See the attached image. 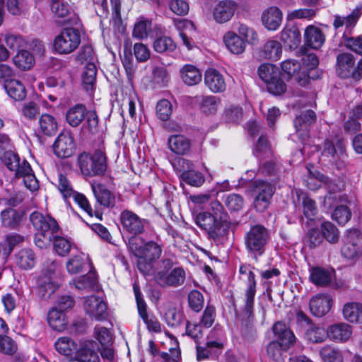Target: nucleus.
<instances>
[{"label":"nucleus","mask_w":362,"mask_h":362,"mask_svg":"<svg viewBox=\"0 0 362 362\" xmlns=\"http://www.w3.org/2000/svg\"><path fill=\"white\" fill-rule=\"evenodd\" d=\"M210 212H200L194 217L196 224L205 230L209 238L219 240L228 235L230 221L227 212L221 202L214 201L211 203Z\"/></svg>","instance_id":"nucleus-1"},{"label":"nucleus","mask_w":362,"mask_h":362,"mask_svg":"<svg viewBox=\"0 0 362 362\" xmlns=\"http://www.w3.org/2000/svg\"><path fill=\"white\" fill-rule=\"evenodd\" d=\"M269 240V230L261 224L252 226L243 236V243L247 254L255 259L264 254Z\"/></svg>","instance_id":"nucleus-2"},{"label":"nucleus","mask_w":362,"mask_h":362,"mask_svg":"<svg viewBox=\"0 0 362 362\" xmlns=\"http://www.w3.org/2000/svg\"><path fill=\"white\" fill-rule=\"evenodd\" d=\"M317 180L320 184L311 186V182L314 181L313 177H310L308 181V187L311 190H315L321 187L323 184L327 191V194L324 197L323 204L327 209H332L339 203H346L347 197L346 194H341L344 185L339 180H332L328 177L318 173Z\"/></svg>","instance_id":"nucleus-3"},{"label":"nucleus","mask_w":362,"mask_h":362,"mask_svg":"<svg viewBox=\"0 0 362 362\" xmlns=\"http://www.w3.org/2000/svg\"><path fill=\"white\" fill-rule=\"evenodd\" d=\"M78 164L82 174L88 177L103 175L107 170V158L104 151L95 150L93 154L83 152L78 156Z\"/></svg>","instance_id":"nucleus-4"},{"label":"nucleus","mask_w":362,"mask_h":362,"mask_svg":"<svg viewBox=\"0 0 362 362\" xmlns=\"http://www.w3.org/2000/svg\"><path fill=\"white\" fill-rule=\"evenodd\" d=\"M359 11L354 10L351 14L346 17L341 16H335L333 22L334 29L337 30L344 25L346 27V32L344 33L343 38L345 46L362 56V35L354 37H347L346 33H349L350 30L355 26L359 18Z\"/></svg>","instance_id":"nucleus-5"},{"label":"nucleus","mask_w":362,"mask_h":362,"mask_svg":"<svg viewBox=\"0 0 362 362\" xmlns=\"http://www.w3.org/2000/svg\"><path fill=\"white\" fill-rule=\"evenodd\" d=\"M259 78L265 83L268 91L279 95L286 90V85L280 77L278 67L272 64H262L258 68Z\"/></svg>","instance_id":"nucleus-6"},{"label":"nucleus","mask_w":362,"mask_h":362,"mask_svg":"<svg viewBox=\"0 0 362 362\" xmlns=\"http://www.w3.org/2000/svg\"><path fill=\"white\" fill-rule=\"evenodd\" d=\"M130 251L136 257H144L150 261H156L162 253V247L154 241H144L139 236L130 237L128 240Z\"/></svg>","instance_id":"nucleus-7"},{"label":"nucleus","mask_w":362,"mask_h":362,"mask_svg":"<svg viewBox=\"0 0 362 362\" xmlns=\"http://www.w3.org/2000/svg\"><path fill=\"white\" fill-rule=\"evenodd\" d=\"M81 43V33L74 28H64L54 40V50L59 54H68L76 50Z\"/></svg>","instance_id":"nucleus-8"},{"label":"nucleus","mask_w":362,"mask_h":362,"mask_svg":"<svg viewBox=\"0 0 362 362\" xmlns=\"http://www.w3.org/2000/svg\"><path fill=\"white\" fill-rule=\"evenodd\" d=\"M252 187L255 194L254 207L257 211L263 212L270 205L275 187L270 182L262 180L254 181Z\"/></svg>","instance_id":"nucleus-9"},{"label":"nucleus","mask_w":362,"mask_h":362,"mask_svg":"<svg viewBox=\"0 0 362 362\" xmlns=\"http://www.w3.org/2000/svg\"><path fill=\"white\" fill-rule=\"evenodd\" d=\"M120 222L123 230L130 234L131 237L142 234L148 224V221L140 218L136 214L127 209L121 212Z\"/></svg>","instance_id":"nucleus-10"},{"label":"nucleus","mask_w":362,"mask_h":362,"mask_svg":"<svg viewBox=\"0 0 362 362\" xmlns=\"http://www.w3.org/2000/svg\"><path fill=\"white\" fill-rule=\"evenodd\" d=\"M185 272L182 267H175L170 272H158L155 275V281L163 288H176L185 283Z\"/></svg>","instance_id":"nucleus-11"},{"label":"nucleus","mask_w":362,"mask_h":362,"mask_svg":"<svg viewBox=\"0 0 362 362\" xmlns=\"http://www.w3.org/2000/svg\"><path fill=\"white\" fill-rule=\"evenodd\" d=\"M18 166L12 170L16 179H22L25 187L31 192L39 189V182L36 178L30 163L25 159L18 163Z\"/></svg>","instance_id":"nucleus-12"},{"label":"nucleus","mask_w":362,"mask_h":362,"mask_svg":"<svg viewBox=\"0 0 362 362\" xmlns=\"http://www.w3.org/2000/svg\"><path fill=\"white\" fill-rule=\"evenodd\" d=\"M134 293L135 295V298L136 301V306L138 310V313L140 317L143 320V321L146 325L148 329L150 331H153L154 332H160L161 330V327L160 322L155 317H148L147 313V305L142 297L141 292L140 291L139 286L134 283L133 285Z\"/></svg>","instance_id":"nucleus-13"},{"label":"nucleus","mask_w":362,"mask_h":362,"mask_svg":"<svg viewBox=\"0 0 362 362\" xmlns=\"http://www.w3.org/2000/svg\"><path fill=\"white\" fill-rule=\"evenodd\" d=\"M86 313L97 321H103L107 318V307L106 303L100 298L91 296L84 301Z\"/></svg>","instance_id":"nucleus-14"},{"label":"nucleus","mask_w":362,"mask_h":362,"mask_svg":"<svg viewBox=\"0 0 362 362\" xmlns=\"http://www.w3.org/2000/svg\"><path fill=\"white\" fill-rule=\"evenodd\" d=\"M178 164L182 167L180 178L193 187H200L205 181L204 176L199 171L192 170L193 163L185 158H179Z\"/></svg>","instance_id":"nucleus-15"},{"label":"nucleus","mask_w":362,"mask_h":362,"mask_svg":"<svg viewBox=\"0 0 362 362\" xmlns=\"http://www.w3.org/2000/svg\"><path fill=\"white\" fill-rule=\"evenodd\" d=\"M255 293V275L253 272L250 271L247 274V287L245 292L244 305L241 310L243 316L248 320L253 317Z\"/></svg>","instance_id":"nucleus-16"},{"label":"nucleus","mask_w":362,"mask_h":362,"mask_svg":"<svg viewBox=\"0 0 362 362\" xmlns=\"http://www.w3.org/2000/svg\"><path fill=\"white\" fill-rule=\"evenodd\" d=\"M53 149L55 155L62 158H69L73 155L75 149L74 139L70 132H62L57 138Z\"/></svg>","instance_id":"nucleus-17"},{"label":"nucleus","mask_w":362,"mask_h":362,"mask_svg":"<svg viewBox=\"0 0 362 362\" xmlns=\"http://www.w3.org/2000/svg\"><path fill=\"white\" fill-rule=\"evenodd\" d=\"M274 334L277 341L282 347L288 350L293 346L296 343V337L290 327L281 321L276 322L272 327Z\"/></svg>","instance_id":"nucleus-18"},{"label":"nucleus","mask_w":362,"mask_h":362,"mask_svg":"<svg viewBox=\"0 0 362 362\" xmlns=\"http://www.w3.org/2000/svg\"><path fill=\"white\" fill-rule=\"evenodd\" d=\"M30 221L37 231L58 232L59 229V224L54 218L45 216L38 211H34L30 215Z\"/></svg>","instance_id":"nucleus-19"},{"label":"nucleus","mask_w":362,"mask_h":362,"mask_svg":"<svg viewBox=\"0 0 362 362\" xmlns=\"http://www.w3.org/2000/svg\"><path fill=\"white\" fill-rule=\"evenodd\" d=\"M98 344L93 340H90L83 342L76 351L75 355L80 362H100Z\"/></svg>","instance_id":"nucleus-20"},{"label":"nucleus","mask_w":362,"mask_h":362,"mask_svg":"<svg viewBox=\"0 0 362 362\" xmlns=\"http://www.w3.org/2000/svg\"><path fill=\"white\" fill-rule=\"evenodd\" d=\"M356 63L355 57L349 52H342L337 56L336 71L342 78H350Z\"/></svg>","instance_id":"nucleus-21"},{"label":"nucleus","mask_w":362,"mask_h":362,"mask_svg":"<svg viewBox=\"0 0 362 362\" xmlns=\"http://www.w3.org/2000/svg\"><path fill=\"white\" fill-rule=\"evenodd\" d=\"M235 10L236 4L233 1H221L214 9V18L218 23H226L232 18Z\"/></svg>","instance_id":"nucleus-22"},{"label":"nucleus","mask_w":362,"mask_h":362,"mask_svg":"<svg viewBox=\"0 0 362 362\" xmlns=\"http://www.w3.org/2000/svg\"><path fill=\"white\" fill-rule=\"evenodd\" d=\"M204 83L213 93H222L226 89L223 76L214 69H209L204 74Z\"/></svg>","instance_id":"nucleus-23"},{"label":"nucleus","mask_w":362,"mask_h":362,"mask_svg":"<svg viewBox=\"0 0 362 362\" xmlns=\"http://www.w3.org/2000/svg\"><path fill=\"white\" fill-rule=\"evenodd\" d=\"M169 149L177 155H187L191 149V141L182 134H173L168 139Z\"/></svg>","instance_id":"nucleus-24"},{"label":"nucleus","mask_w":362,"mask_h":362,"mask_svg":"<svg viewBox=\"0 0 362 362\" xmlns=\"http://www.w3.org/2000/svg\"><path fill=\"white\" fill-rule=\"evenodd\" d=\"M282 16V12L279 8L271 6L262 13V22L267 30H276L281 24Z\"/></svg>","instance_id":"nucleus-25"},{"label":"nucleus","mask_w":362,"mask_h":362,"mask_svg":"<svg viewBox=\"0 0 362 362\" xmlns=\"http://www.w3.org/2000/svg\"><path fill=\"white\" fill-rule=\"evenodd\" d=\"M310 310L316 317L325 315L332 307V299L327 295H318L310 301Z\"/></svg>","instance_id":"nucleus-26"},{"label":"nucleus","mask_w":362,"mask_h":362,"mask_svg":"<svg viewBox=\"0 0 362 362\" xmlns=\"http://www.w3.org/2000/svg\"><path fill=\"white\" fill-rule=\"evenodd\" d=\"M351 334V327L345 322L334 324L329 327L327 331L329 339L335 342H345L349 339Z\"/></svg>","instance_id":"nucleus-27"},{"label":"nucleus","mask_w":362,"mask_h":362,"mask_svg":"<svg viewBox=\"0 0 362 362\" xmlns=\"http://www.w3.org/2000/svg\"><path fill=\"white\" fill-rule=\"evenodd\" d=\"M91 188L99 204L105 207H113L115 206V197L105 185L100 183L92 184Z\"/></svg>","instance_id":"nucleus-28"},{"label":"nucleus","mask_w":362,"mask_h":362,"mask_svg":"<svg viewBox=\"0 0 362 362\" xmlns=\"http://www.w3.org/2000/svg\"><path fill=\"white\" fill-rule=\"evenodd\" d=\"M223 42L227 49L234 54H240L245 49L244 40L233 31H228L223 36Z\"/></svg>","instance_id":"nucleus-29"},{"label":"nucleus","mask_w":362,"mask_h":362,"mask_svg":"<svg viewBox=\"0 0 362 362\" xmlns=\"http://www.w3.org/2000/svg\"><path fill=\"white\" fill-rule=\"evenodd\" d=\"M304 35L305 44L315 49L320 48L325 41V36L322 31L314 25L308 26Z\"/></svg>","instance_id":"nucleus-30"},{"label":"nucleus","mask_w":362,"mask_h":362,"mask_svg":"<svg viewBox=\"0 0 362 362\" xmlns=\"http://www.w3.org/2000/svg\"><path fill=\"white\" fill-rule=\"evenodd\" d=\"M344 318L351 323H362V303L348 302L342 308Z\"/></svg>","instance_id":"nucleus-31"},{"label":"nucleus","mask_w":362,"mask_h":362,"mask_svg":"<svg viewBox=\"0 0 362 362\" xmlns=\"http://www.w3.org/2000/svg\"><path fill=\"white\" fill-rule=\"evenodd\" d=\"M298 204H301L304 216L313 220L317 212L315 202L300 190H296Z\"/></svg>","instance_id":"nucleus-32"},{"label":"nucleus","mask_w":362,"mask_h":362,"mask_svg":"<svg viewBox=\"0 0 362 362\" xmlns=\"http://www.w3.org/2000/svg\"><path fill=\"white\" fill-rule=\"evenodd\" d=\"M281 40L289 49H294L301 42V35L298 29L294 26L286 27L280 33Z\"/></svg>","instance_id":"nucleus-33"},{"label":"nucleus","mask_w":362,"mask_h":362,"mask_svg":"<svg viewBox=\"0 0 362 362\" xmlns=\"http://www.w3.org/2000/svg\"><path fill=\"white\" fill-rule=\"evenodd\" d=\"M282 54V46L277 40H271L267 41L262 47L260 56L268 60H279Z\"/></svg>","instance_id":"nucleus-34"},{"label":"nucleus","mask_w":362,"mask_h":362,"mask_svg":"<svg viewBox=\"0 0 362 362\" xmlns=\"http://www.w3.org/2000/svg\"><path fill=\"white\" fill-rule=\"evenodd\" d=\"M47 322L53 329L58 332L64 330L68 324L65 313L54 308H52L48 313Z\"/></svg>","instance_id":"nucleus-35"},{"label":"nucleus","mask_w":362,"mask_h":362,"mask_svg":"<svg viewBox=\"0 0 362 362\" xmlns=\"http://www.w3.org/2000/svg\"><path fill=\"white\" fill-rule=\"evenodd\" d=\"M35 255L29 248L21 249L15 255L16 264L22 269L28 270L32 269L35 264Z\"/></svg>","instance_id":"nucleus-36"},{"label":"nucleus","mask_w":362,"mask_h":362,"mask_svg":"<svg viewBox=\"0 0 362 362\" xmlns=\"http://www.w3.org/2000/svg\"><path fill=\"white\" fill-rule=\"evenodd\" d=\"M183 82L188 86H194L202 81L201 71L194 65L186 64L180 71Z\"/></svg>","instance_id":"nucleus-37"},{"label":"nucleus","mask_w":362,"mask_h":362,"mask_svg":"<svg viewBox=\"0 0 362 362\" xmlns=\"http://www.w3.org/2000/svg\"><path fill=\"white\" fill-rule=\"evenodd\" d=\"M87 112L85 105L76 104L67 110L66 119L71 127H76L85 119Z\"/></svg>","instance_id":"nucleus-38"},{"label":"nucleus","mask_w":362,"mask_h":362,"mask_svg":"<svg viewBox=\"0 0 362 362\" xmlns=\"http://www.w3.org/2000/svg\"><path fill=\"white\" fill-rule=\"evenodd\" d=\"M22 216L17 210L8 208L1 213V221L3 226L16 229L20 225Z\"/></svg>","instance_id":"nucleus-39"},{"label":"nucleus","mask_w":362,"mask_h":362,"mask_svg":"<svg viewBox=\"0 0 362 362\" xmlns=\"http://www.w3.org/2000/svg\"><path fill=\"white\" fill-rule=\"evenodd\" d=\"M8 95L15 100H23L26 96L23 84L18 80H10L4 84Z\"/></svg>","instance_id":"nucleus-40"},{"label":"nucleus","mask_w":362,"mask_h":362,"mask_svg":"<svg viewBox=\"0 0 362 362\" xmlns=\"http://www.w3.org/2000/svg\"><path fill=\"white\" fill-rule=\"evenodd\" d=\"M66 269L70 274H78L91 269V264L88 259L81 255H76L66 262Z\"/></svg>","instance_id":"nucleus-41"},{"label":"nucleus","mask_w":362,"mask_h":362,"mask_svg":"<svg viewBox=\"0 0 362 362\" xmlns=\"http://www.w3.org/2000/svg\"><path fill=\"white\" fill-rule=\"evenodd\" d=\"M40 129L47 136H52L56 134L58 124L55 117L49 114H42L39 119Z\"/></svg>","instance_id":"nucleus-42"},{"label":"nucleus","mask_w":362,"mask_h":362,"mask_svg":"<svg viewBox=\"0 0 362 362\" xmlns=\"http://www.w3.org/2000/svg\"><path fill=\"white\" fill-rule=\"evenodd\" d=\"M310 281L315 285L326 286L331 283V273L321 267H314L310 270Z\"/></svg>","instance_id":"nucleus-43"},{"label":"nucleus","mask_w":362,"mask_h":362,"mask_svg":"<svg viewBox=\"0 0 362 362\" xmlns=\"http://www.w3.org/2000/svg\"><path fill=\"white\" fill-rule=\"evenodd\" d=\"M14 64L21 70L30 69L35 64V58L28 51L22 49L13 58Z\"/></svg>","instance_id":"nucleus-44"},{"label":"nucleus","mask_w":362,"mask_h":362,"mask_svg":"<svg viewBox=\"0 0 362 362\" xmlns=\"http://www.w3.org/2000/svg\"><path fill=\"white\" fill-rule=\"evenodd\" d=\"M58 288V286L51 279H47L45 277L40 276L37 279V292L40 298L47 300Z\"/></svg>","instance_id":"nucleus-45"},{"label":"nucleus","mask_w":362,"mask_h":362,"mask_svg":"<svg viewBox=\"0 0 362 362\" xmlns=\"http://www.w3.org/2000/svg\"><path fill=\"white\" fill-rule=\"evenodd\" d=\"M62 270L61 263L54 259H47L42 267V274L43 277L51 279L60 274Z\"/></svg>","instance_id":"nucleus-46"},{"label":"nucleus","mask_w":362,"mask_h":362,"mask_svg":"<svg viewBox=\"0 0 362 362\" xmlns=\"http://www.w3.org/2000/svg\"><path fill=\"white\" fill-rule=\"evenodd\" d=\"M316 121V115L314 111L308 110L297 116L294 119V126L296 131L305 130Z\"/></svg>","instance_id":"nucleus-47"},{"label":"nucleus","mask_w":362,"mask_h":362,"mask_svg":"<svg viewBox=\"0 0 362 362\" xmlns=\"http://www.w3.org/2000/svg\"><path fill=\"white\" fill-rule=\"evenodd\" d=\"M52 243L54 250L61 257L67 256L74 246V244L69 239L57 235L54 237Z\"/></svg>","instance_id":"nucleus-48"},{"label":"nucleus","mask_w":362,"mask_h":362,"mask_svg":"<svg viewBox=\"0 0 362 362\" xmlns=\"http://www.w3.org/2000/svg\"><path fill=\"white\" fill-rule=\"evenodd\" d=\"M97 69L93 63H88L82 74V83L84 88L87 90H91L96 78Z\"/></svg>","instance_id":"nucleus-49"},{"label":"nucleus","mask_w":362,"mask_h":362,"mask_svg":"<svg viewBox=\"0 0 362 362\" xmlns=\"http://www.w3.org/2000/svg\"><path fill=\"white\" fill-rule=\"evenodd\" d=\"M151 30V21L143 17L138 19L134 26L132 35L139 40L148 37Z\"/></svg>","instance_id":"nucleus-50"},{"label":"nucleus","mask_w":362,"mask_h":362,"mask_svg":"<svg viewBox=\"0 0 362 362\" xmlns=\"http://www.w3.org/2000/svg\"><path fill=\"white\" fill-rule=\"evenodd\" d=\"M71 197H73L75 202L90 216L92 217L95 216L98 219H102L103 213L96 208L95 210H93L89 204L88 200L83 194H80L76 192Z\"/></svg>","instance_id":"nucleus-51"},{"label":"nucleus","mask_w":362,"mask_h":362,"mask_svg":"<svg viewBox=\"0 0 362 362\" xmlns=\"http://www.w3.org/2000/svg\"><path fill=\"white\" fill-rule=\"evenodd\" d=\"M321 358L325 362H342V354L339 349L332 346L326 345L320 350Z\"/></svg>","instance_id":"nucleus-52"},{"label":"nucleus","mask_w":362,"mask_h":362,"mask_svg":"<svg viewBox=\"0 0 362 362\" xmlns=\"http://www.w3.org/2000/svg\"><path fill=\"white\" fill-rule=\"evenodd\" d=\"M57 351L66 356H72L74 350L76 348L75 341L69 337H62L57 339L54 344Z\"/></svg>","instance_id":"nucleus-53"},{"label":"nucleus","mask_w":362,"mask_h":362,"mask_svg":"<svg viewBox=\"0 0 362 362\" xmlns=\"http://www.w3.org/2000/svg\"><path fill=\"white\" fill-rule=\"evenodd\" d=\"M345 150L344 141L341 138H337L336 141L326 140L324 143L322 153L326 156L334 157L336 154H342Z\"/></svg>","instance_id":"nucleus-54"},{"label":"nucleus","mask_w":362,"mask_h":362,"mask_svg":"<svg viewBox=\"0 0 362 362\" xmlns=\"http://www.w3.org/2000/svg\"><path fill=\"white\" fill-rule=\"evenodd\" d=\"M153 48L158 53L172 52L176 49V45L170 37L161 36L154 40Z\"/></svg>","instance_id":"nucleus-55"},{"label":"nucleus","mask_w":362,"mask_h":362,"mask_svg":"<svg viewBox=\"0 0 362 362\" xmlns=\"http://www.w3.org/2000/svg\"><path fill=\"white\" fill-rule=\"evenodd\" d=\"M253 154L258 158L269 157L272 154L267 139L261 136L253 149Z\"/></svg>","instance_id":"nucleus-56"},{"label":"nucleus","mask_w":362,"mask_h":362,"mask_svg":"<svg viewBox=\"0 0 362 362\" xmlns=\"http://www.w3.org/2000/svg\"><path fill=\"white\" fill-rule=\"evenodd\" d=\"M206 345L208 348L221 349L223 346V330L219 327H215L210 332Z\"/></svg>","instance_id":"nucleus-57"},{"label":"nucleus","mask_w":362,"mask_h":362,"mask_svg":"<svg viewBox=\"0 0 362 362\" xmlns=\"http://www.w3.org/2000/svg\"><path fill=\"white\" fill-rule=\"evenodd\" d=\"M322 233L327 241L336 243L339 238V233L337 227L329 221L323 222L321 225Z\"/></svg>","instance_id":"nucleus-58"},{"label":"nucleus","mask_w":362,"mask_h":362,"mask_svg":"<svg viewBox=\"0 0 362 362\" xmlns=\"http://www.w3.org/2000/svg\"><path fill=\"white\" fill-rule=\"evenodd\" d=\"M288 351L281 346L277 341H272L267 346V354L268 356L276 362H282L284 361L283 354Z\"/></svg>","instance_id":"nucleus-59"},{"label":"nucleus","mask_w":362,"mask_h":362,"mask_svg":"<svg viewBox=\"0 0 362 362\" xmlns=\"http://www.w3.org/2000/svg\"><path fill=\"white\" fill-rule=\"evenodd\" d=\"M343 204L344 203H341L340 205L336 204L334 206L335 209L332 213V218L340 225L346 223L351 217L350 209Z\"/></svg>","instance_id":"nucleus-60"},{"label":"nucleus","mask_w":362,"mask_h":362,"mask_svg":"<svg viewBox=\"0 0 362 362\" xmlns=\"http://www.w3.org/2000/svg\"><path fill=\"white\" fill-rule=\"evenodd\" d=\"M57 233L37 231L34 238L35 245L40 249L48 247L52 242H53L54 237Z\"/></svg>","instance_id":"nucleus-61"},{"label":"nucleus","mask_w":362,"mask_h":362,"mask_svg":"<svg viewBox=\"0 0 362 362\" xmlns=\"http://www.w3.org/2000/svg\"><path fill=\"white\" fill-rule=\"evenodd\" d=\"M204 299L202 293L197 290H192L188 294V304L189 308L196 313H199L204 307Z\"/></svg>","instance_id":"nucleus-62"},{"label":"nucleus","mask_w":362,"mask_h":362,"mask_svg":"<svg viewBox=\"0 0 362 362\" xmlns=\"http://www.w3.org/2000/svg\"><path fill=\"white\" fill-rule=\"evenodd\" d=\"M224 203L229 211H238L244 206V199L238 194H230L226 197Z\"/></svg>","instance_id":"nucleus-63"},{"label":"nucleus","mask_w":362,"mask_h":362,"mask_svg":"<svg viewBox=\"0 0 362 362\" xmlns=\"http://www.w3.org/2000/svg\"><path fill=\"white\" fill-rule=\"evenodd\" d=\"M322 240L323 237L320 230L317 228H313L308 231L304 238V243L310 248H315L321 244Z\"/></svg>","instance_id":"nucleus-64"}]
</instances>
